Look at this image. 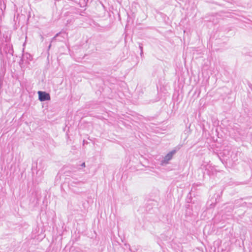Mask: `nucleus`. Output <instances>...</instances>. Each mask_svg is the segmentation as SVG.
I'll use <instances>...</instances> for the list:
<instances>
[{"label":"nucleus","mask_w":252,"mask_h":252,"mask_svg":"<svg viewBox=\"0 0 252 252\" xmlns=\"http://www.w3.org/2000/svg\"><path fill=\"white\" fill-rule=\"evenodd\" d=\"M173 155V153L172 152H171V153L168 154L165 156V159L166 160H170V159H171L172 158Z\"/></svg>","instance_id":"obj_2"},{"label":"nucleus","mask_w":252,"mask_h":252,"mask_svg":"<svg viewBox=\"0 0 252 252\" xmlns=\"http://www.w3.org/2000/svg\"><path fill=\"white\" fill-rule=\"evenodd\" d=\"M37 93L39 99L41 101L50 100V96L48 93L42 91H38Z\"/></svg>","instance_id":"obj_1"},{"label":"nucleus","mask_w":252,"mask_h":252,"mask_svg":"<svg viewBox=\"0 0 252 252\" xmlns=\"http://www.w3.org/2000/svg\"><path fill=\"white\" fill-rule=\"evenodd\" d=\"M82 166H85V163L84 162L82 163Z\"/></svg>","instance_id":"obj_3"}]
</instances>
